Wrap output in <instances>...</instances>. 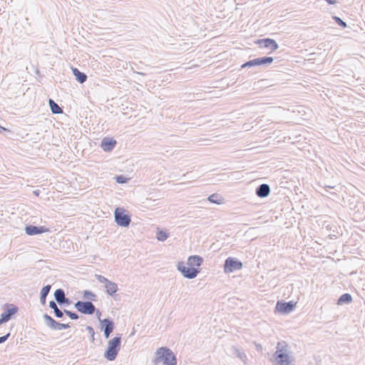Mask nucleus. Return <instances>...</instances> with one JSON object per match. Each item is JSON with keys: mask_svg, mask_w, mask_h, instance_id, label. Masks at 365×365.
<instances>
[{"mask_svg": "<svg viewBox=\"0 0 365 365\" xmlns=\"http://www.w3.org/2000/svg\"><path fill=\"white\" fill-rule=\"evenodd\" d=\"M294 309V304L292 302H277L276 309L281 313L288 314Z\"/></svg>", "mask_w": 365, "mask_h": 365, "instance_id": "17", "label": "nucleus"}, {"mask_svg": "<svg viewBox=\"0 0 365 365\" xmlns=\"http://www.w3.org/2000/svg\"><path fill=\"white\" fill-rule=\"evenodd\" d=\"M352 297L351 294L348 293L343 294L338 299L337 304L339 305L344 304H349L351 302Z\"/></svg>", "mask_w": 365, "mask_h": 365, "instance_id": "23", "label": "nucleus"}, {"mask_svg": "<svg viewBox=\"0 0 365 365\" xmlns=\"http://www.w3.org/2000/svg\"><path fill=\"white\" fill-rule=\"evenodd\" d=\"M86 329L88 330V333L91 335V341H93L95 340V338H94L95 331H94L93 328L92 327H91V326H88L86 327Z\"/></svg>", "mask_w": 365, "mask_h": 365, "instance_id": "33", "label": "nucleus"}, {"mask_svg": "<svg viewBox=\"0 0 365 365\" xmlns=\"http://www.w3.org/2000/svg\"><path fill=\"white\" fill-rule=\"evenodd\" d=\"M74 306L78 312L84 314H93L96 312L95 306L89 301H78Z\"/></svg>", "mask_w": 365, "mask_h": 365, "instance_id": "6", "label": "nucleus"}, {"mask_svg": "<svg viewBox=\"0 0 365 365\" xmlns=\"http://www.w3.org/2000/svg\"><path fill=\"white\" fill-rule=\"evenodd\" d=\"M46 296L41 294L40 301L43 305H44L46 304Z\"/></svg>", "mask_w": 365, "mask_h": 365, "instance_id": "35", "label": "nucleus"}, {"mask_svg": "<svg viewBox=\"0 0 365 365\" xmlns=\"http://www.w3.org/2000/svg\"><path fill=\"white\" fill-rule=\"evenodd\" d=\"M137 73L141 76H145V73L143 72H137Z\"/></svg>", "mask_w": 365, "mask_h": 365, "instance_id": "40", "label": "nucleus"}, {"mask_svg": "<svg viewBox=\"0 0 365 365\" xmlns=\"http://www.w3.org/2000/svg\"><path fill=\"white\" fill-rule=\"evenodd\" d=\"M98 319L102 324L104 336L106 339H108L113 331L114 323L109 319H104L103 320H101L100 317H98Z\"/></svg>", "mask_w": 365, "mask_h": 365, "instance_id": "14", "label": "nucleus"}, {"mask_svg": "<svg viewBox=\"0 0 365 365\" xmlns=\"http://www.w3.org/2000/svg\"><path fill=\"white\" fill-rule=\"evenodd\" d=\"M276 365H294L295 360L292 354L280 353L273 355Z\"/></svg>", "mask_w": 365, "mask_h": 365, "instance_id": "7", "label": "nucleus"}, {"mask_svg": "<svg viewBox=\"0 0 365 365\" xmlns=\"http://www.w3.org/2000/svg\"><path fill=\"white\" fill-rule=\"evenodd\" d=\"M270 193V187L268 184L263 183L256 187L255 194L257 197H267Z\"/></svg>", "mask_w": 365, "mask_h": 365, "instance_id": "16", "label": "nucleus"}, {"mask_svg": "<svg viewBox=\"0 0 365 365\" xmlns=\"http://www.w3.org/2000/svg\"><path fill=\"white\" fill-rule=\"evenodd\" d=\"M121 336H115L108 342V347L104 353V357L108 361H113L120 349Z\"/></svg>", "mask_w": 365, "mask_h": 365, "instance_id": "2", "label": "nucleus"}, {"mask_svg": "<svg viewBox=\"0 0 365 365\" xmlns=\"http://www.w3.org/2000/svg\"><path fill=\"white\" fill-rule=\"evenodd\" d=\"M197 275H184L185 277L186 278H188V279H193L196 277Z\"/></svg>", "mask_w": 365, "mask_h": 365, "instance_id": "38", "label": "nucleus"}, {"mask_svg": "<svg viewBox=\"0 0 365 365\" xmlns=\"http://www.w3.org/2000/svg\"><path fill=\"white\" fill-rule=\"evenodd\" d=\"M243 264L241 261L235 257H227L224 264V271L225 273H230L242 269Z\"/></svg>", "mask_w": 365, "mask_h": 365, "instance_id": "5", "label": "nucleus"}, {"mask_svg": "<svg viewBox=\"0 0 365 365\" xmlns=\"http://www.w3.org/2000/svg\"><path fill=\"white\" fill-rule=\"evenodd\" d=\"M153 363L158 365L163 362V365H177V359L171 349L168 347H160L155 352Z\"/></svg>", "mask_w": 365, "mask_h": 365, "instance_id": "1", "label": "nucleus"}, {"mask_svg": "<svg viewBox=\"0 0 365 365\" xmlns=\"http://www.w3.org/2000/svg\"><path fill=\"white\" fill-rule=\"evenodd\" d=\"M115 182L118 183H120V184L125 183L128 181V178L122 175L115 176Z\"/></svg>", "mask_w": 365, "mask_h": 365, "instance_id": "30", "label": "nucleus"}, {"mask_svg": "<svg viewBox=\"0 0 365 365\" xmlns=\"http://www.w3.org/2000/svg\"><path fill=\"white\" fill-rule=\"evenodd\" d=\"M49 231L50 230L45 226L29 225L25 227V232L29 236L41 235Z\"/></svg>", "mask_w": 365, "mask_h": 365, "instance_id": "9", "label": "nucleus"}, {"mask_svg": "<svg viewBox=\"0 0 365 365\" xmlns=\"http://www.w3.org/2000/svg\"><path fill=\"white\" fill-rule=\"evenodd\" d=\"M257 43L260 47L271 49V51H274L279 48V45L277 41L269 38L259 39L257 41Z\"/></svg>", "mask_w": 365, "mask_h": 365, "instance_id": "12", "label": "nucleus"}, {"mask_svg": "<svg viewBox=\"0 0 365 365\" xmlns=\"http://www.w3.org/2000/svg\"><path fill=\"white\" fill-rule=\"evenodd\" d=\"M63 313H65L67 316H68L71 319H78V315L75 312H72L71 311L65 309Z\"/></svg>", "mask_w": 365, "mask_h": 365, "instance_id": "31", "label": "nucleus"}, {"mask_svg": "<svg viewBox=\"0 0 365 365\" xmlns=\"http://www.w3.org/2000/svg\"><path fill=\"white\" fill-rule=\"evenodd\" d=\"M51 286L50 284H47L46 286H44L41 291V294L45 295L47 297V295L48 294V293L51 290Z\"/></svg>", "mask_w": 365, "mask_h": 365, "instance_id": "32", "label": "nucleus"}, {"mask_svg": "<svg viewBox=\"0 0 365 365\" xmlns=\"http://www.w3.org/2000/svg\"><path fill=\"white\" fill-rule=\"evenodd\" d=\"M333 19L335 21V22L341 28H346L347 26L346 23L339 16H333Z\"/></svg>", "mask_w": 365, "mask_h": 365, "instance_id": "29", "label": "nucleus"}, {"mask_svg": "<svg viewBox=\"0 0 365 365\" xmlns=\"http://www.w3.org/2000/svg\"><path fill=\"white\" fill-rule=\"evenodd\" d=\"M116 140L111 138H104L101 140V148L106 152H110L114 149L116 145Z\"/></svg>", "mask_w": 365, "mask_h": 365, "instance_id": "15", "label": "nucleus"}, {"mask_svg": "<svg viewBox=\"0 0 365 365\" xmlns=\"http://www.w3.org/2000/svg\"><path fill=\"white\" fill-rule=\"evenodd\" d=\"M54 297L56 301L59 304H63L64 300H67V298L65 297V292L62 289H58L55 291Z\"/></svg>", "mask_w": 365, "mask_h": 365, "instance_id": "21", "label": "nucleus"}, {"mask_svg": "<svg viewBox=\"0 0 365 365\" xmlns=\"http://www.w3.org/2000/svg\"><path fill=\"white\" fill-rule=\"evenodd\" d=\"M34 193L36 195H38V191H34Z\"/></svg>", "mask_w": 365, "mask_h": 365, "instance_id": "42", "label": "nucleus"}, {"mask_svg": "<svg viewBox=\"0 0 365 365\" xmlns=\"http://www.w3.org/2000/svg\"><path fill=\"white\" fill-rule=\"evenodd\" d=\"M203 259L202 257L199 255H191L188 257L187 264L189 268H192L195 270H199V273L200 272V269L199 267L202 264Z\"/></svg>", "mask_w": 365, "mask_h": 365, "instance_id": "13", "label": "nucleus"}, {"mask_svg": "<svg viewBox=\"0 0 365 365\" xmlns=\"http://www.w3.org/2000/svg\"><path fill=\"white\" fill-rule=\"evenodd\" d=\"M207 200L212 203H215L220 205L222 203V199H219V195L217 194H212L210 195Z\"/></svg>", "mask_w": 365, "mask_h": 365, "instance_id": "27", "label": "nucleus"}, {"mask_svg": "<svg viewBox=\"0 0 365 365\" xmlns=\"http://www.w3.org/2000/svg\"><path fill=\"white\" fill-rule=\"evenodd\" d=\"M9 336H10V333H8L7 334H6L3 336H0V344L5 342L8 339Z\"/></svg>", "mask_w": 365, "mask_h": 365, "instance_id": "34", "label": "nucleus"}, {"mask_svg": "<svg viewBox=\"0 0 365 365\" xmlns=\"http://www.w3.org/2000/svg\"><path fill=\"white\" fill-rule=\"evenodd\" d=\"M329 188H334L332 186H327Z\"/></svg>", "mask_w": 365, "mask_h": 365, "instance_id": "45", "label": "nucleus"}, {"mask_svg": "<svg viewBox=\"0 0 365 365\" xmlns=\"http://www.w3.org/2000/svg\"><path fill=\"white\" fill-rule=\"evenodd\" d=\"M63 304H69V299L67 298V300L63 301Z\"/></svg>", "mask_w": 365, "mask_h": 365, "instance_id": "41", "label": "nucleus"}, {"mask_svg": "<svg viewBox=\"0 0 365 365\" xmlns=\"http://www.w3.org/2000/svg\"><path fill=\"white\" fill-rule=\"evenodd\" d=\"M97 314H98L99 315H101V312L98 310L97 311Z\"/></svg>", "mask_w": 365, "mask_h": 365, "instance_id": "44", "label": "nucleus"}, {"mask_svg": "<svg viewBox=\"0 0 365 365\" xmlns=\"http://www.w3.org/2000/svg\"><path fill=\"white\" fill-rule=\"evenodd\" d=\"M6 322L4 321V319L1 317H0V325H1L2 324L5 323Z\"/></svg>", "mask_w": 365, "mask_h": 365, "instance_id": "39", "label": "nucleus"}, {"mask_svg": "<svg viewBox=\"0 0 365 365\" xmlns=\"http://www.w3.org/2000/svg\"><path fill=\"white\" fill-rule=\"evenodd\" d=\"M46 326L52 329L61 330L63 329H68L70 327L68 324H62L56 322L52 317L47 314L43 316Z\"/></svg>", "mask_w": 365, "mask_h": 365, "instance_id": "8", "label": "nucleus"}, {"mask_svg": "<svg viewBox=\"0 0 365 365\" xmlns=\"http://www.w3.org/2000/svg\"><path fill=\"white\" fill-rule=\"evenodd\" d=\"M4 131L10 132V130L9 129L0 125V133H2Z\"/></svg>", "mask_w": 365, "mask_h": 365, "instance_id": "36", "label": "nucleus"}, {"mask_svg": "<svg viewBox=\"0 0 365 365\" xmlns=\"http://www.w3.org/2000/svg\"><path fill=\"white\" fill-rule=\"evenodd\" d=\"M349 274H356V272L352 271Z\"/></svg>", "mask_w": 365, "mask_h": 365, "instance_id": "43", "label": "nucleus"}, {"mask_svg": "<svg viewBox=\"0 0 365 365\" xmlns=\"http://www.w3.org/2000/svg\"><path fill=\"white\" fill-rule=\"evenodd\" d=\"M49 307L52 309H53L54 314L56 317L61 318L63 316V312L58 309L56 303L54 301H51L49 302Z\"/></svg>", "mask_w": 365, "mask_h": 365, "instance_id": "24", "label": "nucleus"}, {"mask_svg": "<svg viewBox=\"0 0 365 365\" xmlns=\"http://www.w3.org/2000/svg\"><path fill=\"white\" fill-rule=\"evenodd\" d=\"M83 299L96 301V295L91 291L85 290L83 292Z\"/></svg>", "mask_w": 365, "mask_h": 365, "instance_id": "28", "label": "nucleus"}, {"mask_svg": "<svg viewBox=\"0 0 365 365\" xmlns=\"http://www.w3.org/2000/svg\"><path fill=\"white\" fill-rule=\"evenodd\" d=\"M177 269L181 274H199V270L189 268L188 266H185L183 262H179L178 263Z\"/></svg>", "mask_w": 365, "mask_h": 365, "instance_id": "19", "label": "nucleus"}, {"mask_svg": "<svg viewBox=\"0 0 365 365\" xmlns=\"http://www.w3.org/2000/svg\"><path fill=\"white\" fill-rule=\"evenodd\" d=\"M274 58L270 56H263L250 60L241 66L242 68L253 66H264L271 64Z\"/></svg>", "mask_w": 365, "mask_h": 365, "instance_id": "4", "label": "nucleus"}, {"mask_svg": "<svg viewBox=\"0 0 365 365\" xmlns=\"http://www.w3.org/2000/svg\"><path fill=\"white\" fill-rule=\"evenodd\" d=\"M168 234L163 230L158 231L156 234L157 240L161 242L165 241L168 237Z\"/></svg>", "mask_w": 365, "mask_h": 365, "instance_id": "26", "label": "nucleus"}, {"mask_svg": "<svg viewBox=\"0 0 365 365\" xmlns=\"http://www.w3.org/2000/svg\"><path fill=\"white\" fill-rule=\"evenodd\" d=\"M98 279L101 283L105 284V288L108 294L113 295L117 292L118 286L115 282L108 280L103 275H98Z\"/></svg>", "mask_w": 365, "mask_h": 365, "instance_id": "10", "label": "nucleus"}, {"mask_svg": "<svg viewBox=\"0 0 365 365\" xmlns=\"http://www.w3.org/2000/svg\"><path fill=\"white\" fill-rule=\"evenodd\" d=\"M72 72L76 80L80 83H83L87 80V76L85 73L80 71L77 68H72Z\"/></svg>", "mask_w": 365, "mask_h": 365, "instance_id": "20", "label": "nucleus"}, {"mask_svg": "<svg viewBox=\"0 0 365 365\" xmlns=\"http://www.w3.org/2000/svg\"><path fill=\"white\" fill-rule=\"evenodd\" d=\"M115 222L120 227H127L131 222L130 216L123 207H116L114 211Z\"/></svg>", "mask_w": 365, "mask_h": 365, "instance_id": "3", "label": "nucleus"}, {"mask_svg": "<svg viewBox=\"0 0 365 365\" xmlns=\"http://www.w3.org/2000/svg\"><path fill=\"white\" fill-rule=\"evenodd\" d=\"M6 308L1 313V317L6 322L9 321L12 316L18 312L19 308L13 304H6Z\"/></svg>", "mask_w": 365, "mask_h": 365, "instance_id": "11", "label": "nucleus"}, {"mask_svg": "<svg viewBox=\"0 0 365 365\" xmlns=\"http://www.w3.org/2000/svg\"><path fill=\"white\" fill-rule=\"evenodd\" d=\"M48 104L52 113L60 114L63 113L62 108L53 99L48 100Z\"/></svg>", "mask_w": 365, "mask_h": 365, "instance_id": "22", "label": "nucleus"}, {"mask_svg": "<svg viewBox=\"0 0 365 365\" xmlns=\"http://www.w3.org/2000/svg\"><path fill=\"white\" fill-rule=\"evenodd\" d=\"M276 351L274 354H279L280 353L284 354H292L289 350V347L286 341H279L276 346Z\"/></svg>", "mask_w": 365, "mask_h": 365, "instance_id": "18", "label": "nucleus"}, {"mask_svg": "<svg viewBox=\"0 0 365 365\" xmlns=\"http://www.w3.org/2000/svg\"><path fill=\"white\" fill-rule=\"evenodd\" d=\"M330 5H333V4H336V1L335 0H325Z\"/></svg>", "mask_w": 365, "mask_h": 365, "instance_id": "37", "label": "nucleus"}, {"mask_svg": "<svg viewBox=\"0 0 365 365\" xmlns=\"http://www.w3.org/2000/svg\"><path fill=\"white\" fill-rule=\"evenodd\" d=\"M233 354H235L237 358H239L243 361H245L247 359L246 354L237 348H233Z\"/></svg>", "mask_w": 365, "mask_h": 365, "instance_id": "25", "label": "nucleus"}]
</instances>
